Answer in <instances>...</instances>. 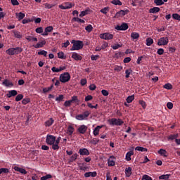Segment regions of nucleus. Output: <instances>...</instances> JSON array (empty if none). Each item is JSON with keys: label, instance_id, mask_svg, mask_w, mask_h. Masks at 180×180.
<instances>
[{"label": "nucleus", "instance_id": "1", "mask_svg": "<svg viewBox=\"0 0 180 180\" xmlns=\"http://www.w3.org/2000/svg\"><path fill=\"white\" fill-rule=\"evenodd\" d=\"M72 43L73 45L70 49L71 51H75V50H81L84 48V41L79 40H72Z\"/></svg>", "mask_w": 180, "mask_h": 180}, {"label": "nucleus", "instance_id": "2", "mask_svg": "<svg viewBox=\"0 0 180 180\" xmlns=\"http://www.w3.org/2000/svg\"><path fill=\"white\" fill-rule=\"evenodd\" d=\"M108 122L110 126H122L124 123V122L120 118H112L108 120Z\"/></svg>", "mask_w": 180, "mask_h": 180}, {"label": "nucleus", "instance_id": "3", "mask_svg": "<svg viewBox=\"0 0 180 180\" xmlns=\"http://www.w3.org/2000/svg\"><path fill=\"white\" fill-rule=\"evenodd\" d=\"M71 79V75L68 72H64L60 74L59 77V81L63 84H65V82H68Z\"/></svg>", "mask_w": 180, "mask_h": 180}, {"label": "nucleus", "instance_id": "4", "mask_svg": "<svg viewBox=\"0 0 180 180\" xmlns=\"http://www.w3.org/2000/svg\"><path fill=\"white\" fill-rule=\"evenodd\" d=\"M89 115H91V112L89 111H85L83 114L76 115V119L77 120H86Z\"/></svg>", "mask_w": 180, "mask_h": 180}, {"label": "nucleus", "instance_id": "5", "mask_svg": "<svg viewBox=\"0 0 180 180\" xmlns=\"http://www.w3.org/2000/svg\"><path fill=\"white\" fill-rule=\"evenodd\" d=\"M46 143L49 146H51V144L56 143V136L54 135L48 134L46 136Z\"/></svg>", "mask_w": 180, "mask_h": 180}, {"label": "nucleus", "instance_id": "6", "mask_svg": "<svg viewBox=\"0 0 180 180\" xmlns=\"http://www.w3.org/2000/svg\"><path fill=\"white\" fill-rule=\"evenodd\" d=\"M169 43L168 37H161L158 40V46H167Z\"/></svg>", "mask_w": 180, "mask_h": 180}, {"label": "nucleus", "instance_id": "7", "mask_svg": "<svg viewBox=\"0 0 180 180\" xmlns=\"http://www.w3.org/2000/svg\"><path fill=\"white\" fill-rule=\"evenodd\" d=\"M129 11L127 9L121 10L116 13L114 18H115L116 19H117L119 18H123V16H124L125 15H127V13H129Z\"/></svg>", "mask_w": 180, "mask_h": 180}, {"label": "nucleus", "instance_id": "8", "mask_svg": "<svg viewBox=\"0 0 180 180\" xmlns=\"http://www.w3.org/2000/svg\"><path fill=\"white\" fill-rule=\"evenodd\" d=\"M100 39H103V40H112L113 39V34L105 32L100 34Z\"/></svg>", "mask_w": 180, "mask_h": 180}, {"label": "nucleus", "instance_id": "9", "mask_svg": "<svg viewBox=\"0 0 180 180\" xmlns=\"http://www.w3.org/2000/svg\"><path fill=\"white\" fill-rule=\"evenodd\" d=\"M88 130V127L85 124L80 125L77 128V131L79 133V134H85L86 133V131Z\"/></svg>", "mask_w": 180, "mask_h": 180}, {"label": "nucleus", "instance_id": "10", "mask_svg": "<svg viewBox=\"0 0 180 180\" xmlns=\"http://www.w3.org/2000/svg\"><path fill=\"white\" fill-rule=\"evenodd\" d=\"M116 30H122V31H125L127 30V29H129V25H127V23L126 22H122L121 25H117L115 27Z\"/></svg>", "mask_w": 180, "mask_h": 180}, {"label": "nucleus", "instance_id": "11", "mask_svg": "<svg viewBox=\"0 0 180 180\" xmlns=\"http://www.w3.org/2000/svg\"><path fill=\"white\" fill-rule=\"evenodd\" d=\"M72 58L75 60L76 61H81L82 60V56L81 55L77 53L76 52H73L72 54Z\"/></svg>", "mask_w": 180, "mask_h": 180}, {"label": "nucleus", "instance_id": "12", "mask_svg": "<svg viewBox=\"0 0 180 180\" xmlns=\"http://www.w3.org/2000/svg\"><path fill=\"white\" fill-rule=\"evenodd\" d=\"M46 40H43L38 42L36 45H33V47H34V49H41V47L46 46Z\"/></svg>", "mask_w": 180, "mask_h": 180}, {"label": "nucleus", "instance_id": "13", "mask_svg": "<svg viewBox=\"0 0 180 180\" xmlns=\"http://www.w3.org/2000/svg\"><path fill=\"white\" fill-rule=\"evenodd\" d=\"M104 125H98L93 131L94 136H99V131Z\"/></svg>", "mask_w": 180, "mask_h": 180}, {"label": "nucleus", "instance_id": "14", "mask_svg": "<svg viewBox=\"0 0 180 180\" xmlns=\"http://www.w3.org/2000/svg\"><path fill=\"white\" fill-rule=\"evenodd\" d=\"M79 154H80V155H89L90 153L86 148H80L79 150Z\"/></svg>", "mask_w": 180, "mask_h": 180}, {"label": "nucleus", "instance_id": "15", "mask_svg": "<svg viewBox=\"0 0 180 180\" xmlns=\"http://www.w3.org/2000/svg\"><path fill=\"white\" fill-rule=\"evenodd\" d=\"M18 95V91L16 90H10L6 94L7 98H12V96H16Z\"/></svg>", "mask_w": 180, "mask_h": 180}, {"label": "nucleus", "instance_id": "16", "mask_svg": "<svg viewBox=\"0 0 180 180\" xmlns=\"http://www.w3.org/2000/svg\"><path fill=\"white\" fill-rule=\"evenodd\" d=\"M2 85H4V86H7V87H12L13 86V83H12L11 81H9L8 79H6L3 82H2Z\"/></svg>", "mask_w": 180, "mask_h": 180}, {"label": "nucleus", "instance_id": "17", "mask_svg": "<svg viewBox=\"0 0 180 180\" xmlns=\"http://www.w3.org/2000/svg\"><path fill=\"white\" fill-rule=\"evenodd\" d=\"M131 171H132L131 167L125 168V175L127 178H130V176H131V174H132Z\"/></svg>", "mask_w": 180, "mask_h": 180}, {"label": "nucleus", "instance_id": "18", "mask_svg": "<svg viewBox=\"0 0 180 180\" xmlns=\"http://www.w3.org/2000/svg\"><path fill=\"white\" fill-rule=\"evenodd\" d=\"M54 123V119L50 118L49 120H46L44 123L46 127H50Z\"/></svg>", "mask_w": 180, "mask_h": 180}, {"label": "nucleus", "instance_id": "19", "mask_svg": "<svg viewBox=\"0 0 180 180\" xmlns=\"http://www.w3.org/2000/svg\"><path fill=\"white\" fill-rule=\"evenodd\" d=\"M134 154V152L133 150L129 151L126 154V160L127 161H131V156Z\"/></svg>", "mask_w": 180, "mask_h": 180}, {"label": "nucleus", "instance_id": "20", "mask_svg": "<svg viewBox=\"0 0 180 180\" xmlns=\"http://www.w3.org/2000/svg\"><path fill=\"white\" fill-rule=\"evenodd\" d=\"M12 33H13L14 37L16 39H22V34L20 33V32L14 30L12 31Z\"/></svg>", "mask_w": 180, "mask_h": 180}, {"label": "nucleus", "instance_id": "21", "mask_svg": "<svg viewBox=\"0 0 180 180\" xmlns=\"http://www.w3.org/2000/svg\"><path fill=\"white\" fill-rule=\"evenodd\" d=\"M158 12H160V7H153L149 10V13H158Z\"/></svg>", "mask_w": 180, "mask_h": 180}, {"label": "nucleus", "instance_id": "22", "mask_svg": "<svg viewBox=\"0 0 180 180\" xmlns=\"http://www.w3.org/2000/svg\"><path fill=\"white\" fill-rule=\"evenodd\" d=\"M15 15L18 18V20H22V19L25 18V13L22 12L17 13Z\"/></svg>", "mask_w": 180, "mask_h": 180}, {"label": "nucleus", "instance_id": "23", "mask_svg": "<svg viewBox=\"0 0 180 180\" xmlns=\"http://www.w3.org/2000/svg\"><path fill=\"white\" fill-rule=\"evenodd\" d=\"M6 53L8 54V56H15V49L14 48H10L6 51Z\"/></svg>", "mask_w": 180, "mask_h": 180}, {"label": "nucleus", "instance_id": "24", "mask_svg": "<svg viewBox=\"0 0 180 180\" xmlns=\"http://www.w3.org/2000/svg\"><path fill=\"white\" fill-rule=\"evenodd\" d=\"M131 37L134 40H137V39L140 37V34H139V32H132L131 34Z\"/></svg>", "mask_w": 180, "mask_h": 180}, {"label": "nucleus", "instance_id": "25", "mask_svg": "<svg viewBox=\"0 0 180 180\" xmlns=\"http://www.w3.org/2000/svg\"><path fill=\"white\" fill-rule=\"evenodd\" d=\"M54 88V84H51L49 87H45L43 89L44 94H47V92H50Z\"/></svg>", "mask_w": 180, "mask_h": 180}, {"label": "nucleus", "instance_id": "26", "mask_svg": "<svg viewBox=\"0 0 180 180\" xmlns=\"http://www.w3.org/2000/svg\"><path fill=\"white\" fill-rule=\"evenodd\" d=\"M158 154H160L162 155V157H168L167 150L165 149H160V150L158 151Z\"/></svg>", "mask_w": 180, "mask_h": 180}, {"label": "nucleus", "instance_id": "27", "mask_svg": "<svg viewBox=\"0 0 180 180\" xmlns=\"http://www.w3.org/2000/svg\"><path fill=\"white\" fill-rule=\"evenodd\" d=\"M135 150L136 151H141V153H146L148 151L147 148L141 147V146H137L135 148Z\"/></svg>", "mask_w": 180, "mask_h": 180}, {"label": "nucleus", "instance_id": "28", "mask_svg": "<svg viewBox=\"0 0 180 180\" xmlns=\"http://www.w3.org/2000/svg\"><path fill=\"white\" fill-rule=\"evenodd\" d=\"M179 135L178 134H170L168 137H167V140H176V139H178Z\"/></svg>", "mask_w": 180, "mask_h": 180}, {"label": "nucleus", "instance_id": "29", "mask_svg": "<svg viewBox=\"0 0 180 180\" xmlns=\"http://www.w3.org/2000/svg\"><path fill=\"white\" fill-rule=\"evenodd\" d=\"M77 158H78V154L75 153L73 154L70 159L69 160V162H74V161H75V160H77Z\"/></svg>", "mask_w": 180, "mask_h": 180}, {"label": "nucleus", "instance_id": "30", "mask_svg": "<svg viewBox=\"0 0 180 180\" xmlns=\"http://www.w3.org/2000/svg\"><path fill=\"white\" fill-rule=\"evenodd\" d=\"M73 22H78L79 23H85V20L78 18V17H75L72 18Z\"/></svg>", "mask_w": 180, "mask_h": 180}, {"label": "nucleus", "instance_id": "31", "mask_svg": "<svg viewBox=\"0 0 180 180\" xmlns=\"http://www.w3.org/2000/svg\"><path fill=\"white\" fill-rule=\"evenodd\" d=\"M172 18L174 20H178L179 22H180V15H179V14H178V13H173L172 15Z\"/></svg>", "mask_w": 180, "mask_h": 180}, {"label": "nucleus", "instance_id": "32", "mask_svg": "<svg viewBox=\"0 0 180 180\" xmlns=\"http://www.w3.org/2000/svg\"><path fill=\"white\" fill-rule=\"evenodd\" d=\"M111 4H112V5H119V6H122V5H123V3H122L120 0H112Z\"/></svg>", "mask_w": 180, "mask_h": 180}, {"label": "nucleus", "instance_id": "33", "mask_svg": "<svg viewBox=\"0 0 180 180\" xmlns=\"http://www.w3.org/2000/svg\"><path fill=\"white\" fill-rule=\"evenodd\" d=\"M169 176H171V174H162L159 176V179H164V180L169 179Z\"/></svg>", "mask_w": 180, "mask_h": 180}, {"label": "nucleus", "instance_id": "34", "mask_svg": "<svg viewBox=\"0 0 180 180\" xmlns=\"http://www.w3.org/2000/svg\"><path fill=\"white\" fill-rule=\"evenodd\" d=\"M134 101V95L129 96L127 98V103H131Z\"/></svg>", "mask_w": 180, "mask_h": 180}, {"label": "nucleus", "instance_id": "35", "mask_svg": "<svg viewBox=\"0 0 180 180\" xmlns=\"http://www.w3.org/2000/svg\"><path fill=\"white\" fill-rule=\"evenodd\" d=\"M88 13H89V10L86 9L84 11H82L79 16V18H84V16H86Z\"/></svg>", "mask_w": 180, "mask_h": 180}, {"label": "nucleus", "instance_id": "36", "mask_svg": "<svg viewBox=\"0 0 180 180\" xmlns=\"http://www.w3.org/2000/svg\"><path fill=\"white\" fill-rule=\"evenodd\" d=\"M154 43V39L151 38L146 39V46H151Z\"/></svg>", "mask_w": 180, "mask_h": 180}, {"label": "nucleus", "instance_id": "37", "mask_svg": "<svg viewBox=\"0 0 180 180\" xmlns=\"http://www.w3.org/2000/svg\"><path fill=\"white\" fill-rule=\"evenodd\" d=\"M68 131L69 133V136H72V133H74V127L71 125H70L68 127Z\"/></svg>", "mask_w": 180, "mask_h": 180}, {"label": "nucleus", "instance_id": "38", "mask_svg": "<svg viewBox=\"0 0 180 180\" xmlns=\"http://www.w3.org/2000/svg\"><path fill=\"white\" fill-rule=\"evenodd\" d=\"M154 4L157 6H161V5H164V1L162 0H154Z\"/></svg>", "mask_w": 180, "mask_h": 180}, {"label": "nucleus", "instance_id": "39", "mask_svg": "<svg viewBox=\"0 0 180 180\" xmlns=\"http://www.w3.org/2000/svg\"><path fill=\"white\" fill-rule=\"evenodd\" d=\"M60 9H71L72 4H69V6H63V4L59 5Z\"/></svg>", "mask_w": 180, "mask_h": 180}, {"label": "nucleus", "instance_id": "40", "mask_svg": "<svg viewBox=\"0 0 180 180\" xmlns=\"http://www.w3.org/2000/svg\"><path fill=\"white\" fill-rule=\"evenodd\" d=\"M21 51H23V49L20 47L14 48V54H20Z\"/></svg>", "mask_w": 180, "mask_h": 180}, {"label": "nucleus", "instance_id": "41", "mask_svg": "<svg viewBox=\"0 0 180 180\" xmlns=\"http://www.w3.org/2000/svg\"><path fill=\"white\" fill-rule=\"evenodd\" d=\"M58 58H60L61 60H65L66 57L64 56V52L60 51L58 53Z\"/></svg>", "mask_w": 180, "mask_h": 180}, {"label": "nucleus", "instance_id": "42", "mask_svg": "<svg viewBox=\"0 0 180 180\" xmlns=\"http://www.w3.org/2000/svg\"><path fill=\"white\" fill-rule=\"evenodd\" d=\"M108 167H115V162L113 160L108 159Z\"/></svg>", "mask_w": 180, "mask_h": 180}, {"label": "nucleus", "instance_id": "43", "mask_svg": "<svg viewBox=\"0 0 180 180\" xmlns=\"http://www.w3.org/2000/svg\"><path fill=\"white\" fill-rule=\"evenodd\" d=\"M53 178V176L51 174H46V176H43L41 177V180H47V179H51Z\"/></svg>", "mask_w": 180, "mask_h": 180}, {"label": "nucleus", "instance_id": "44", "mask_svg": "<svg viewBox=\"0 0 180 180\" xmlns=\"http://www.w3.org/2000/svg\"><path fill=\"white\" fill-rule=\"evenodd\" d=\"M94 30V27L91 25H89L85 27V30L88 32V33H91V31Z\"/></svg>", "mask_w": 180, "mask_h": 180}, {"label": "nucleus", "instance_id": "45", "mask_svg": "<svg viewBox=\"0 0 180 180\" xmlns=\"http://www.w3.org/2000/svg\"><path fill=\"white\" fill-rule=\"evenodd\" d=\"M9 169L8 168H1L0 169V174H8Z\"/></svg>", "mask_w": 180, "mask_h": 180}, {"label": "nucleus", "instance_id": "46", "mask_svg": "<svg viewBox=\"0 0 180 180\" xmlns=\"http://www.w3.org/2000/svg\"><path fill=\"white\" fill-rule=\"evenodd\" d=\"M22 99H23V94H18L15 97V102H20Z\"/></svg>", "mask_w": 180, "mask_h": 180}, {"label": "nucleus", "instance_id": "47", "mask_svg": "<svg viewBox=\"0 0 180 180\" xmlns=\"http://www.w3.org/2000/svg\"><path fill=\"white\" fill-rule=\"evenodd\" d=\"M38 56H44V57H47V51L41 50L38 52Z\"/></svg>", "mask_w": 180, "mask_h": 180}, {"label": "nucleus", "instance_id": "48", "mask_svg": "<svg viewBox=\"0 0 180 180\" xmlns=\"http://www.w3.org/2000/svg\"><path fill=\"white\" fill-rule=\"evenodd\" d=\"M72 103H74V102L79 103V100H78V97L77 96H74L72 97V99L70 100Z\"/></svg>", "mask_w": 180, "mask_h": 180}, {"label": "nucleus", "instance_id": "49", "mask_svg": "<svg viewBox=\"0 0 180 180\" xmlns=\"http://www.w3.org/2000/svg\"><path fill=\"white\" fill-rule=\"evenodd\" d=\"M163 88H165V89H172V84H169V83H167L163 86Z\"/></svg>", "mask_w": 180, "mask_h": 180}, {"label": "nucleus", "instance_id": "50", "mask_svg": "<svg viewBox=\"0 0 180 180\" xmlns=\"http://www.w3.org/2000/svg\"><path fill=\"white\" fill-rule=\"evenodd\" d=\"M59 143H57V142L53 143L51 144L52 149L53 150H58L60 148V146H58Z\"/></svg>", "mask_w": 180, "mask_h": 180}, {"label": "nucleus", "instance_id": "51", "mask_svg": "<svg viewBox=\"0 0 180 180\" xmlns=\"http://www.w3.org/2000/svg\"><path fill=\"white\" fill-rule=\"evenodd\" d=\"M44 5L46 9H51V8H54L55 6L54 4H49V3H46Z\"/></svg>", "mask_w": 180, "mask_h": 180}, {"label": "nucleus", "instance_id": "52", "mask_svg": "<svg viewBox=\"0 0 180 180\" xmlns=\"http://www.w3.org/2000/svg\"><path fill=\"white\" fill-rule=\"evenodd\" d=\"M109 11V7H105L104 8H102L100 12H101V13H103L104 15H106V13H108V11Z\"/></svg>", "mask_w": 180, "mask_h": 180}, {"label": "nucleus", "instance_id": "53", "mask_svg": "<svg viewBox=\"0 0 180 180\" xmlns=\"http://www.w3.org/2000/svg\"><path fill=\"white\" fill-rule=\"evenodd\" d=\"M63 99H64V96L63 94H60L58 97L56 98V102H61Z\"/></svg>", "mask_w": 180, "mask_h": 180}, {"label": "nucleus", "instance_id": "54", "mask_svg": "<svg viewBox=\"0 0 180 180\" xmlns=\"http://www.w3.org/2000/svg\"><path fill=\"white\" fill-rule=\"evenodd\" d=\"M122 70H123L122 66L116 65V66H115V68H114V70L117 71V72H120V71Z\"/></svg>", "mask_w": 180, "mask_h": 180}, {"label": "nucleus", "instance_id": "55", "mask_svg": "<svg viewBox=\"0 0 180 180\" xmlns=\"http://www.w3.org/2000/svg\"><path fill=\"white\" fill-rule=\"evenodd\" d=\"M30 103V98H24L22 99V105H27V103Z\"/></svg>", "mask_w": 180, "mask_h": 180}, {"label": "nucleus", "instance_id": "56", "mask_svg": "<svg viewBox=\"0 0 180 180\" xmlns=\"http://www.w3.org/2000/svg\"><path fill=\"white\" fill-rule=\"evenodd\" d=\"M99 58V55H91V61H96Z\"/></svg>", "mask_w": 180, "mask_h": 180}, {"label": "nucleus", "instance_id": "57", "mask_svg": "<svg viewBox=\"0 0 180 180\" xmlns=\"http://www.w3.org/2000/svg\"><path fill=\"white\" fill-rule=\"evenodd\" d=\"M122 47V44H115L112 46V50H117V49H120Z\"/></svg>", "mask_w": 180, "mask_h": 180}, {"label": "nucleus", "instance_id": "58", "mask_svg": "<svg viewBox=\"0 0 180 180\" xmlns=\"http://www.w3.org/2000/svg\"><path fill=\"white\" fill-rule=\"evenodd\" d=\"M125 77L126 78H130V74H131V70H125Z\"/></svg>", "mask_w": 180, "mask_h": 180}, {"label": "nucleus", "instance_id": "59", "mask_svg": "<svg viewBox=\"0 0 180 180\" xmlns=\"http://www.w3.org/2000/svg\"><path fill=\"white\" fill-rule=\"evenodd\" d=\"M53 26H49L45 28L46 32H47L48 33H51V32H53Z\"/></svg>", "mask_w": 180, "mask_h": 180}, {"label": "nucleus", "instance_id": "60", "mask_svg": "<svg viewBox=\"0 0 180 180\" xmlns=\"http://www.w3.org/2000/svg\"><path fill=\"white\" fill-rule=\"evenodd\" d=\"M142 179L143 180H153V178H151V176H150L147 174H145L143 176Z\"/></svg>", "mask_w": 180, "mask_h": 180}, {"label": "nucleus", "instance_id": "61", "mask_svg": "<svg viewBox=\"0 0 180 180\" xmlns=\"http://www.w3.org/2000/svg\"><path fill=\"white\" fill-rule=\"evenodd\" d=\"M71 103H72L70 101V100L66 101L64 103V106H65L66 108H70V106H71Z\"/></svg>", "mask_w": 180, "mask_h": 180}, {"label": "nucleus", "instance_id": "62", "mask_svg": "<svg viewBox=\"0 0 180 180\" xmlns=\"http://www.w3.org/2000/svg\"><path fill=\"white\" fill-rule=\"evenodd\" d=\"M91 143L94 145L96 146V144H98V143H99V139H96V138H94L91 140Z\"/></svg>", "mask_w": 180, "mask_h": 180}, {"label": "nucleus", "instance_id": "63", "mask_svg": "<svg viewBox=\"0 0 180 180\" xmlns=\"http://www.w3.org/2000/svg\"><path fill=\"white\" fill-rule=\"evenodd\" d=\"M36 33H43V27H39L35 30Z\"/></svg>", "mask_w": 180, "mask_h": 180}, {"label": "nucleus", "instance_id": "64", "mask_svg": "<svg viewBox=\"0 0 180 180\" xmlns=\"http://www.w3.org/2000/svg\"><path fill=\"white\" fill-rule=\"evenodd\" d=\"M101 94H102V95H103V96H108L109 95V91L103 89L101 91Z\"/></svg>", "mask_w": 180, "mask_h": 180}]
</instances>
